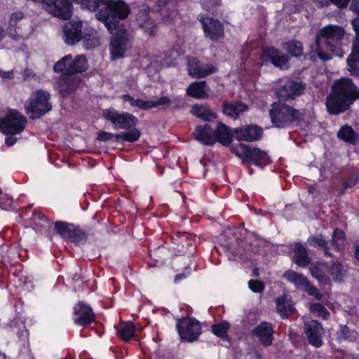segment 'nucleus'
Wrapping results in <instances>:
<instances>
[{
    "mask_svg": "<svg viewBox=\"0 0 359 359\" xmlns=\"http://www.w3.org/2000/svg\"><path fill=\"white\" fill-rule=\"evenodd\" d=\"M359 99V89L350 78L335 81L331 93L326 97V109L330 115H339L348 111Z\"/></svg>",
    "mask_w": 359,
    "mask_h": 359,
    "instance_id": "nucleus-1",
    "label": "nucleus"
},
{
    "mask_svg": "<svg viewBox=\"0 0 359 359\" xmlns=\"http://www.w3.org/2000/svg\"><path fill=\"white\" fill-rule=\"evenodd\" d=\"M130 13V8L124 0H111L104 7L95 13L98 21L104 23L109 33L114 29L126 27L120 21L126 19Z\"/></svg>",
    "mask_w": 359,
    "mask_h": 359,
    "instance_id": "nucleus-2",
    "label": "nucleus"
},
{
    "mask_svg": "<svg viewBox=\"0 0 359 359\" xmlns=\"http://www.w3.org/2000/svg\"><path fill=\"white\" fill-rule=\"evenodd\" d=\"M272 124L278 128H285L302 119L303 114L294 107L283 101L274 102L269 111Z\"/></svg>",
    "mask_w": 359,
    "mask_h": 359,
    "instance_id": "nucleus-3",
    "label": "nucleus"
},
{
    "mask_svg": "<svg viewBox=\"0 0 359 359\" xmlns=\"http://www.w3.org/2000/svg\"><path fill=\"white\" fill-rule=\"evenodd\" d=\"M230 151L243 161L257 167L264 168L272 163L267 153L259 147H250L244 144H233Z\"/></svg>",
    "mask_w": 359,
    "mask_h": 359,
    "instance_id": "nucleus-4",
    "label": "nucleus"
},
{
    "mask_svg": "<svg viewBox=\"0 0 359 359\" xmlns=\"http://www.w3.org/2000/svg\"><path fill=\"white\" fill-rule=\"evenodd\" d=\"M103 118L111 123L116 129L126 130L125 133H131L134 130H139L136 128L138 124V118L127 111L120 112L117 109L110 107L102 110Z\"/></svg>",
    "mask_w": 359,
    "mask_h": 359,
    "instance_id": "nucleus-5",
    "label": "nucleus"
},
{
    "mask_svg": "<svg viewBox=\"0 0 359 359\" xmlns=\"http://www.w3.org/2000/svg\"><path fill=\"white\" fill-rule=\"evenodd\" d=\"M27 118L17 109L8 108L5 116L0 118V131L4 135H19L25 128Z\"/></svg>",
    "mask_w": 359,
    "mask_h": 359,
    "instance_id": "nucleus-6",
    "label": "nucleus"
},
{
    "mask_svg": "<svg viewBox=\"0 0 359 359\" xmlns=\"http://www.w3.org/2000/svg\"><path fill=\"white\" fill-rule=\"evenodd\" d=\"M50 99L49 93L43 90H37L34 97L25 104L26 113L30 114L29 118L32 120L38 119L50 111L52 109Z\"/></svg>",
    "mask_w": 359,
    "mask_h": 359,
    "instance_id": "nucleus-7",
    "label": "nucleus"
},
{
    "mask_svg": "<svg viewBox=\"0 0 359 359\" xmlns=\"http://www.w3.org/2000/svg\"><path fill=\"white\" fill-rule=\"evenodd\" d=\"M176 330L180 339L189 343L197 341L202 333L199 320L189 316L177 318Z\"/></svg>",
    "mask_w": 359,
    "mask_h": 359,
    "instance_id": "nucleus-8",
    "label": "nucleus"
},
{
    "mask_svg": "<svg viewBox=\"0 0 359 359\" xmlns=\"http://www.w3.org/2000/svg\"><path fill=\"white\" fill-rule=\"evenodd\" d=\"M54 229L63 240L75 245H83L88 240V234L79 225L67 222L56 221L54 223Z\"/></svg>",
    "mask_w": 359,
    "mask_h": 359,
    "instance_id": "nucleus-9",
    "label": "nucleus"
},
{
    "mask_svg": "<svg viewBox=\"0 0 359 359\" xmlns=\"http://www.w3.org/2000/svg\"><path fill=\"white\" fill-rule=\"evenodd\" d=\"M173 244L172 248L177 250L178 252L183 254L181 256H177L173 260L172 264L183 263L187 264V260L189 257L184 256L185 254L192 255L196 250L194 240L186 232H176L169 238Z\"/></svg>",
    "mask_w": 359,
    "mask_h": 359,
    "instance_id": "nucleus-10",
    "label": "nucleus"
},
{
    "mask_svg": "<svg viewBox=\"0 0 359 359\" xmlns=\"http://www.w3.org/2000/svg\"><path fill=\"white\" fill-rule=\"evenodd\" d=\"M344 34L345 31L343 27L339 25H329L320 30L316 42L318 45L323 42L328 50L335 52L339 48Z\"/></svg>",
    "mask_w": 359,
    "mask_h": 359,
    "instance_id": "nucleus-11",
    "label": "nucleus"
},
{
    "mask_svg": "<svg viewBox=\"0 0 359 359\" xmlns=\"http://www.w3.org/2000/svg\"><path fill=\"white\" fill-rule=\"evenodd\" d=\"M198 20L206 38L212 41H218L224 38V27L219 20L205 15H200Z\"/></svg>",
    "mask_w": 359,
    "mask_h": 359,
    "instance_id": "nucleus-12",
    "label": "nucleus"
},
{
    "mask_svg": "<svg viewBox=\"0 0 359 359\" xmlns=\"http://www.w3.org/2000/svg\"><path fill=\"white\" fill-rule=\"evenodd\" d=\"M305 89L304 82L288 79L276 89L275 94L278 100L285 102L295 100L304 93Z\"/></svg>",
    "mask_w": 359,
    "mask_h": 359,
    "instance_id": "nucleus-13",
    "label": "nucleus"
},
{
    "mask_svg": "<svg viewBox=\"0 0 359 359\" xmlns=\"http://www.w3.org/2000/svg\"><path fill=\"white\" fill-rule=\"evenodd\" d=\"M109 42V50L112 60L124 57L128 42V31L126 27L114 29Z\"/></svg>",
    "mask_w": 359,
    "mask_h": 359,
    "instance_id": "nucleus-14",
    "label": "nucleus"
},
{
    "mask_svg": "<svg viewBox=\"0 0 359 359\" xmlns=\"http://www.w3.org/2000/svg\"><path fill=\"white\" fill-rule=\"evenodd\" d=\"M73 320L76 325L88 327L96 320L93 308L83 301H79L73 308Z\"/></svg>",
    "mask_w": 359,
    "mask_h": 359,
    "instance_id": "nucleus-15",
    "label": "nucleus"
},
{
    "mask_svg": "<svg viewBox=\"0 0 359 359\" xmlns=\"http://www.w3.org/2000/svg\"><path fill=\"white\" fill-rule=\"evenodd\" d=\"M188 74L193 79H204L218 71V68L212 64H205L196 57H188Z\"/></svg>",
    "mask_w": 359,
    "mask_h": 359,
    "instance_id": "nucleus-16",
    "label": "nucleus"
},
{
    "mask_svg": "<svg viewBox=\"0 0 359 359\" xmlns=\"http://www.w3.org/2000/svg\"><path fill=\"white\" fill-rule=\"evenodd\" d=\"M264 63H271L280 69H287L290 67L289 57L273 46L265 47L260 56Z\"/></svg>",
    "mask_w": 359,
    "mask_h": 359,
    "instance_id": "nucleus-17",
    "label": "nucleus"
},
{
    "mask_svg": "<svg viewBox=\"0 0 359 359\" xmlns=\"http://www.w3.org/2000/svg\"><path fill=\"white\" fill-rule=\"evenodd\" d=\"M303 329L310 345L315 348H320L323 346L325 330L320 322L316 320L307 321L304 323Z\"/></svg>",
    "mask_w": 359,
    "mask_h": 359,
    "instance_id": "nucleus-18",
    "label": "nucleus"
},
{
    "mask_svg": "<svg viewBox=\"0 0 359 359\" xmlns=\"http://www.w3.org/2000/svg\"><path fill=\"white\" fill-rule=\"evenodd\" d=\"M263 134V128L256 124H246L234 128L235 139L238 141L257 142L262 138Z\"/></svg>",
    "mask_w": 359,
    "mask_h": 359,
    "instance_id": "nucleus-19",
    "label": "nucleus"
},
{
    "mask_svg": "<svg viewBox=\"0 0 359 359\" xmlns=\"http://www.w3.org/2000/svg\"><path fill=\"white\" fill-rule=\"evenodd\" d=\"M151 10L149 6L139 9L136 14L138 26L149 36H154L158 30V20L152 18Z\"/></svg>",
    "mask_w": 359,
    "mask_h": 359,
    "instance_id": "nucleus-20",
    "label": "nucleus"
},
{
    "mask_svg": "<svg viewBox=\"0 0 359 359\" xmlns=\"http://www.w3.org/2000/svg\"><path fill=\"white\" fill-rule=\"evenodd\" d=\"M287 280L290 283H293L297 290H302L309 295L313 296L318 300H320L322 299L323 294L303 274L298 273L295 271H291L287 276Z\"/></svg>",
    "mask_w": 359,
    "mask_h": 359,
    "instance_id": "nucleus-21",
    "label": "nucleus"
},
{
    "mask_svg": "<svg viewBox=\"0 0 359 359\" xmlns=\"http://www.w3.org/2000/svg\"><path fill=\"white\" fill-rule=\"evenodd\" d=\"M141 136L140 130H134L131 133H111L107 131H100L97 133V140L100 142L112 141L121 142V141L133 143L139 140Z\"/></svg>",
    "mask_w": 359,
    "mask_h": 359,
    "instance_id": "nucleus-22",
    "label": "nucleus"
},
{
    "mask_svg": "<svg viewBox=\"0 0 359 359\" xmlns=\"http://www.w3.org/2000/svg\"><path fill=\"white\" fill-rule=\"evenodd\" d=\"M250 334L257 338L262 345L267 347L273 343L274 328L271 323L262 321L251 330Z\"/></svg>",
    "mask_w": 359,
    "mask_h": 359,
    "instance_id": "nucleus-23",
    "label": "nucleus"
},
{
    "mask_svg": "<svg viewBox=\"0 0 359 359\" xmlns=\"http://www.w3.org/2000/svg\"><path fill=\"white\" fill-rule=\"evenodd\" d=\"M83 22L81 20L68 22L63 27L65 42L68 45H74L83 39Z\"/></svg>",
    "mask_w": 359,
    "mask_h": 359,
    "instance_id": "nucleus-24",
    "label": "nucleus"
},
{
    "mask_svg": "<svg viewBox=\"0 0 359 359\" xmlns=\"http://www.w3.org/2000/svg\"><path fill=\"white\" fill-rule=\"evenodd\" d=\"M290 250L293 254L292 260L297 266L306 268L311 264V258L309 255L306 247L302 243H293Z\"/></svg>",
    "mask_w": 359,
    "mask_h": 359,
    "instance_id": "nucleus-25",
    "label": "nucleus"
},
{
    "mask_svg": "<svg viewBox=\"0 0 359 359\" xmlns=\"http://www.w3.org/2000/svg\"><path fill=\"white\" fill-rule=\"evenodd\" d=\"M194 136L195 139L203 145L213 146L215 144V130L208 123L196 126Z\"/></svg>",
    "mask_w": 359,
    "mask_h": 359,
    "instance_id": "nucleus-26",
    "label": "nucleus"
},
{
    "mask_svg": "<svg viewBox=\"0 0 359 359\" xmlns=\"http://www.w3.org/2000/svg\"><path fill=\"white\" fill-rule=\"evenodd\" d=\"M215 143L219 142L225 147L231 146V143L235 139L234 128H231L222 122L217 124V128L215 130Z\"/></svg>",
    "mask_w": 359,
    "mask_h": 359,
    "instance_id": "nucleus-27",
    "label": "nucleus"
},
{
    "mask_svg": "<svg viewBox=\"0 0 359 359\" xmlns=\"http://www.w3.org/2000/svg\"><path fill=\"white\" fill-rule=\"evenodd\" d=\"M309 269L313 278L317 279L323 285L330 281L329 264L323 260L317 261L310 264Z\"/></svg>",
    "mask_w": 359,
    "mask_h": 359,
    "instance_id": "nucleus-28",
    "label": "nucleus"
},
{
    "mask_svg": "<svg viewBox=\"0 0 359 359\" xmlns=\"http://www.w3.org/2000/svg\"><path fill=\"white\" fill-rule=\"evenodd\" d=\"M70 75H61L57 81L59 93L65 97L74 93L79 87L81 80Z\"/></svg>",
    "mask_w": 359,
    "mask_h": 359,
    "instance_id": "nucleus-29",
    "label": "nucleus"
},
{
    "mask_svg": "<svg viewBox=\"0 0 359 359\" xmlns=\"http://www.w3.org/2000/svg\"><path fill=\"white\" fill-rule=\"evenodd\" d=\"M208 86L206 81H196L191 83L186 89V94L195 99H208Z\"/></svg>",
    "mask_w": 359,
    "mask_h": 359,
    "instance_id": "nucleus-30",
    "label": "nucleus"
},
{
    "mask_svg": "<svg viewBox=\"0 0 359 359\" xmlns=\"http://www.w3.org/2000/svg\"><path fill=\"white\" fill-rule=\"evenodd\" d=\"M247 109L248 106L246 104L241 101H237L236 102L224 101L222 103L223 114L233 120L237 119L240 114L247 111Z\"/></svg>",
    "mask_w": 359,
    "mask_h": 359,
    "instance_id": "nucleus-31",
    "label": "nucleus"
},
{
    "mask_svg": "<svg viewBox=\"0 0 359 359\" xmlns=\"http://www.w3.org/2000/svg\"><path fill=\"white\" fill-rule=\"evenodd\" d=\"M151 109L158 107L160 109H167L173 104L174 109H180L184 105V101L181 98L174 97L171 100L168 96L164 95L158 97L156 100H151Z\"/></svg>",
    "mask_w": 359,
    "mask_h": 359,
    "instance_id": "nucleus-32",
    "label": "nucleus"
},
{
    "mask_svg": "<svg viewBox=\"0 0 359 359\" xmlns=\"http://www.w3.org/2000/svg\"><path fill=\"white\" fill-rule=\"evenodd\" d=\"M117 337L125 342L129 341L135 335L136 327L131 321L122 322L115 326Z\"/></svg>",
    "mask_w": 359,
    "mask_h": 359,
    "instance_id": "nucleus-33",
    "label": "nucleus"
},
{
    "mask_svg": "<svg viewBox=\"0 0 359 359\" xmlns=\"http://www.w3.org/2000/svg\"><path fill=\"white\" fill-rule=\"evenodd\" d=\"M67 69V74L75 75L82 74L88 69V62L84 55H78L72 61Z\"/></svg>",
    "mask_w": 359,
    "mask_h": 359,
    "instance_id": "nucleus-34",
    "label": "nucleus"
},
{
    "mask_svg": "<svg viewBox=\"0 0 359 359\" xmlns=\"http://www.w3.org/2000/svg\"><path fill=\"white\" fill-rule=\"evenodd\" d=\"M351 25L355 33V36L353 41L351 53L347 58V65L354 64L355 60L359 59V19H353Z\"/></svg>",
    "mask_w": 359,
    "mask_h": 359,
    "instance_id": "nucleus-35",
    "label": "nucleus"
},
{
    "mask_svg": "<svg viewBox=\"0 0 359 359\" xmlns=\"http://www.w3.org/2000/svg\"><path fill=\"white\" fill-rule=\"evenodd\" d=\"M36 231H41L52 227L53 222L44 214L38 210H34L30 219Z\"/></svg>",
    "mask_w": 359,
    "mask_h": 359,
    "instance_id": "nucleus-36",
    "label": "nucleus"
},
{
    "mask_svg": "<svg viewBox=\"0 0 359 359\" xmlns=\"http://www.w3.org/2000/svg\"><path fill=\"white\" fill-rule=\"evenodd\" d=\"M191 114L196 117L205 121H212L217 117L216 113L205 105L194 104L191 109Z\"/></svg>",
    "mask_w": 359,
    "mask_h": 359,
    "instance_id": "nucleus-37",
    "label": "nucleus"
},
{
    "mask_svg": "<svg viewBox=\"0 0 359 359\" xmlns=\"http://www.w3.org/2000/svg\"><path fill=\"white\" fill-rule=\"evenodd\" d=\"M359 334L355 330L351 329L346 325L340 324L336 333V339L339 342L343 341H355Z\"/></svg>",
    "mask_w": 359,
    "mask_h": 359,
    "instance_id": "nucleus-38",
    "label": "nucleus"
},
{
    "mask_svg": "<svg viewBox=\"0 0 359 359\" xmlns=\"http://www.w3.org/2000/svg\"><path fill=\"white\" fill-rule=\"evenodd\" d=\"M276 309L283 319H286L292 314L294 307L291 301L287 300L285 297H279L277 298Z\"/></svg>",
    "mask_w": 359,
    "mask_h": 359,
    "instance_id": "nucleus-39",
    "label": "nucleus"
},
{
    "mask_svg": "<svg viewBox=\"0 0 359 359\" xmlns=\"http://www.w3.org/2000/svg\"><path fill=\"white\" fill-rule=\"evenodd\" d=\"M307 242L311 247L319 248L323 250L325 256L333 257V254L330 251L328 243L323 238L322 234H320L318 236H309Z\"/></svg>",
    "mask_w": 359,
    "mask_h": 359,
    "instance_id": "nucleus-40",
    "label": "nucleus"
},
{
    "mask_svg": "<svg viewBox=\"0 0 359 359\" xmlns=\"http://www.w3.org/2000/svg\"><path fill=\"white\" fill-rule=\"evenodd\" d=\"M358 133L348 125H344L337 132V137L349 144H355Z\"/></svg>",
    "mask_w": 359,
    "mask_h": 359,
    "instance_id": "nucleus-41",
    "label": "nucleus"
},
{
    "mask_svg": "<svg viewBox=\"0 0 359 359\" xmlns=\"http://www.w3.org/2000/svg\"><path fill=\"white\" fill-rule=\"evenodd\" d=\"M283 48L287 52L290 57H299L303 54V43L295 39H290L285 42Z\"/></svg>",
    "mask_w": 359,
    "mask_h": 359,
    "instance_id": "nucleus-42",
    "label": "nucleus"
},
{
    "mask_svg": "<svg viewBox=\"0 0 359 359\" xmlns=\"http://www.w3.org/2000/svg\"><path fill=\"white\" fill-rule=\"evenodd\" d=\"M346 275L343 264L339 261L334 262L329 264V277L332 276L333 280L341 283Z\"/></svg>",
    "mask_w": 359,
    "mask_h": 359,
    "instance_id": "nucleus-43",
    "label": "nucleus"
},
{
    "mask_svg": "<svg viewBox=\"0 0 359 359\" xmlns=\"http://www.w3.org/2000/svg\"><path fill=\"white\" fill-rule=\"evenodd\" d=\"M24 18V13L20 11L15 12L12 13L8 21L9 36L15 41L18 40L19 35L17 34L15 27L18 25L19 20H21Z\"/></svg>",
    "mask_w": 359,
    "mask_h": 359,
    "instance_id": "nucleus-44",
    "label": "nucleus"
},
{
    "mask_svg": "<svg viewBox=\"0 0 359 359\" xmlns=\"http://www.w3.org/2000/svg\"><path fill=\"white\" fill-rule=\"evenodd\" d=\"M230 324L226 320L215 323L211 326L212 332L217 337L224 339L227 337Z\"/></svg>",
    "mask_w": 359,
    "mask_h": 359,
    "instance_id": "nucleus-45",
    "label": "nucleus"
},
{
    "mask_svg": "<svg viewBox=\"0 0 359 359\" xmlns=\"http://www.w3.org/2000/svg\"><path fill=\"white\" fill-rule=\"evenodd\" d=\"M72 61V55L68 54L60 59L53 66V71L55 73H62L61 75H68L67 69Z\"/></svg>",
    "mask_w": 359,
    "mask_h": 359,
    "instance_id": "nucleus-46",
    "label": "nucleus"
},
{
    "mask_svg": "<svg viewBox=\"0 0 359 359\" xmlns=\"http://www.w3.org/2000/svg\"><path fill=\"white\" fill-rule=\"evenodd\" d=\"M310 311L317 317L321 318L323 320H327L330 316V312L320 303H313L311 304Z\"/></svg>",
    "mask_w": 359,
    "mask_h": 359,
    "instance_id": "nucleus-47",
    "label": "nucleus"
},
{
    "mask_svg": "<svg viewBox=\"0 0 359 359\" xmlns=\"http://www.w3.org/2000/svg\"><path fill=\"white\" fill-rule=\"evenodd\" d=\"M346 238L345 232L340 229L339 228H336L334 229L332 235L331 244L334 246V250L336 251L339 250V244L338 243L339 241H344Z\"/></svg>",
    "mask_w": 359,
    "mask_h": 359,
    "instance_id": "nucleus-48",
    "label": "nucleus"
},
{
    "mask_svg": "<svg viewBox=\"0 0 359 359\" xmlns=\"http://www.w3.org/2000/svg\"><path fill=\"white\" fill-rule=\"evenodd\" d=\"M358 182L359 176L358 174H354L351 177H344L341 182V194H343L345 190L355 187Z\"/></svg>",
    "mask_w": 359,
    "mask_h": 359,
    "instance_id": "nucleus-49",
    "label": "nucleus"
},
{
    "mask_svg": "<svg viewBox=\"0 0 359 359\" xmlns=\"http://www.w3.org/2000/svg\"><path fill=\"white\" fill-rule=\"evenodd\" d=\"M0 208L7 211L14 210L15 206L13 198L8 195L0 196Z\"/></svg>",
    "mask_w": 359,
    "mask_h": 359,
    "instance_id": "nucleus-50",
    "label": "nucleus"
},
{
    "mask_svg": "<svg viewBox=\"0 0 359 359\" xmlns=\"http://www.w3.org/2000/svg\"><path fill=\"white\" fill-rule=\"evenodd\" d=\"M249 288L255 293H261L264 290V284L259 280L250 279L248 281Z\"/></svg>",
    "mask_w": 359,
    "mask_h": 359,
    "instance_id": "nucleus-51",
    "label": "nucleus"
},
{
    "mask_svg": "<svg viewBox=\"0 0 359 359\" xmlns=\"http://www.w3.org/2000/svg\"><path fill=\"white\" fill-rule=\"evenodd\" d=\"M169 2L170 0H156L155 1L154 8L151 9V14L156 15L157 14L160 13L161 15V11H163V8L169 4Z\"/></svg>",
    "mask_w": 359,
    "mask_h": 359,
    "instance_id": "nucleus-52",
    "label": "nucleus"
},
{
    "mask_svg": "<svg viewBox=\"0 0 359 359\" xmlns=\"http://www.w3.org/2000/svg\"><path fill=\"white\" fill-rule=\"evenodd\" d=\"M135 107H138L142 110H149L151 109V100H144L140 98L136 99Z\"/></svg>",
    "mask_w": 359,
    "mask_h": 359,
    "instance_id": "nucleus-53",
    "label": "nucleus"
},
{
    "mask_svg": "<svg viewBox=\"0 0 359 359\" xmlns=\"http://www.w3.org/2000/svg\"><path fill=\"white\" fill-rule=\"evenodd\" d=\"M355 61L354 64L350 63V65H348V70L351 75L359 76V58Z\"/></svg>",
    "mask_w": 359,
    "mask_h": 359,
    "instance_id": "nucleus-54",
    "label": "nucleus"
},
{
    "mask_svg": "<svg viewBox=\"0 0 359 359\" xmlns=\"http://www.w3.org/2000/svg\"><path fill=\"white\" fill-rule=\"evenodd\" d=\"M330 3L340 9L346 8L351 0H330Z\"/></svg>",
    "mask_w": 359,
    "mask_h": 359,
    "instance_id": "nucleus-55",
    "label": "nucleus"
},
{
    "mask_svg": "<svg viewBox=\"0 0 359 359\" xmlns=\"http://www.w3.org/2000/svg\"><path fill=\"white\" fill-rule=\"evenodd\" d=\"M121 99L123 100V101L124 102H129L130 106L132 107H135V102H136V99H135L133 96H131L129 94H124L121 96Z\"/></svg>",
    "mask_w": 359,
    "mask_h": 359,
    "instance_id": "nucleus-56",
    "label": "nucleus"
},
{
    "mask_svg": "<svg viewBox=\"0 0 359 359\" xmlns=\"http://www.w3.org/2000/svg\"><path fill=\"white\" fill-rule=\"evenodd\" d=\"M17 141V138L13 136L7 137L5 139V143L8 147L13 146Z\"/></svg>",
    "mask_w": 359,
    "mask_h": 359,
    "instance_id": "nucleus-57",
    "label": "nucleus"
},
{
    "mask_svg": "<svg viewBox=\"0 0 359 359\" xmlns=\"http://www.w3.org/2000/svg\"><path fill=\"white\" fill-rule=\"evenodd\" d=\"M359 9V0H351L350 10L353 13Z\"/></svg>",
    "mask_w": 359,
    "mask_h": 359,
    "instance_id": "nucleus-58",
    "label": "nucleus"
},
{
    "mask_svg": "<svg viewBox=\"0 0 359 359\" xmlns=\"http://www.w3.org/2000/svg\"><path fill=\"white\" fill-rule=\"evenodd\" d=\"M0 72H1L0 77H1V78L12 79L13 77V72L12 71H9V72L2 71Z\"/></svg>",
    "mask_w": 359,
    "mask_h": 359,
    "instance_id": "nucleus-59",
    "label": "nucleus"
},
{
    "mask_svg": "<svg viewBox=\"0 0 359 359\" xmlns=\"http://www.w3.org/2000/svg\"><path fill=\"white\" fill-rule=\"evenodd\" d=\"M186 277L185 274L184 273H179L176 275L175 278V282L178 283L180 280L184 279Z\"/></svg>",
    "mask_w": 359,
    "mask_h": 359,
    "instance_id": "nucleus-60",
    "label": "nucleus"
},
{
    "mask_svg": "<svg viewBox=\"0 0 359 359\" xmlns=\"http://www.w3.org/2000/svg\"><path fill=\"white\" fill-rule=\"evenodd\" d=\"M6 36L4 29L0 26V41H2Z\"/></svg>",
    "mask_w": 359,
    "mask_h": 359,
    "instance_id": "nucleus-61",
    "label": "nucleus"
},
{
    "mask_svg": "<svg viewBox=\"0 0 359 359\" xmlns=\"http://www.w3.org/2000/svg\"><path fill=\"white\" fill-rule=\"evenodd\" d=\"M320 3L323 5H328L330 3V0H320Z\"/></svg>",
    "mask_w": 359,
    "mask_h": 359,
    "instance_id": "nucleus-62",
    "label": "nucleus"
},
{
    "mask_svg": "<svg viewBox=\"0 0 359 359\" xmlns=\"http://www.w3.org/2000/svg\"><path fill=\"white\" fill-rule=\"evenodd\" d=\"M6 355L4 353L0 351V359H6Z\"/></svg>",
    "mask_w": 359,
    "mask_h": 359,
    "instance_id": "nucleus-63",
    "label": "nucleus"
},
{
    "mask_svg": "<svg viewBox=\"0 0 359 359\" xmlns=\"http://www.w3.org/2000/svg\"><path fill=\"white\" fill-rule=\"evenodd\" d=\"M253 274H254V276H258V275H259V273H258V269H255L253 270Z\"/></svg>",
    "mask_w": 359,
    "mask_h": 359,
    "instance_id": "nucleus-64",
    "label": "nucleus"
}]
</instances>
